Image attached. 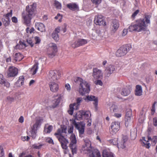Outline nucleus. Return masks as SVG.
Here are the masks:
<instances>
[{
	"instance_id": "nucleus-1",
	"label": "nucleus",
	"mask_w": 157,
	"mask_h": 157,
	"mask_svg": "<svg viewBox=\"0 0 157 157\" xmlns=\"http://www.w3.org/2000/svg\"><path fill=\"white\" fill-rule=\"evenodd\" d=\"M151 16L145 15L143 18L136 20L135 23H132L128 28L129 31L140 32L147 30L148 25L150 24Z\"/></svg>"
},
{
	"instance_id": "nucleus-2",
	"label": "nucleus",
	"mask_w": 157,
	"mask_h": 157,
	"mask_svg": "<svg viewBox=\"0 0 157 157\" xmlns=\"http://www.w3.org/2000/svg\"><path fill=\"white\" fill-rule=\"evenodd\" d=\"M36 4L34 3L32 5L27 6L26 8V13L22 14V17L24 20V24L27 26L29 27L31 25V20L36 9Z\"/></svg>"
},
{
	"instance_id": "nucleus-3",
	"label": "nucleus",
	"mask_w": 157,
	"mask_h": 157,
	"mask_svg": "<svg viewBox=\"0 0 157 157\" xmlns=\"http://www.w3.org/2000/svg\"><path fill=\"white\" fill-rule=\"evenodd\" d=\"M74 81L77 83L79 84V92L80 94L83 95L89 93L90 91V83L83 80L81 78L77 77L74 79Z\"/></svg>"
},
{
	"instance_id": "nucleus-4",
	"label": "nucleus",
	"mask_w": 157,
	"mask_h": 157,
	"mask_svg": "<svg viewBox=\"0 0 157 157\" xmlns=\"http://www.w3.org/2000/svg\"><path fill=\"white\" fill-rule=\"evenodd\" d=\"M128 138L127 136H123L121 141L118 144V139L117 138H114L109 140L110 143H112L113 145L117 144L118 148L124 149L125 148L127 145V142Z\"/></svg>"
},
{
	"instance_id": "nucleus-5",
	"label": "nucleus",
	"mask_w": 157,
	"mask_h": 157,
	"mask_svg": "<svg viewBox=\"0 0 157 157\" xmlns=\"http://www.w3.org/2000/svg\"><path fill=\"white\" fill-rule=\"evenodd\" d=\"M61 73L59 70H51L48 74L50 81H58L61 77Z\"/></svg>"
},
{
	"instance_id": "nucleus-6",
	"label": "nucleus",
	"mask_w": 157,
	"mask_h": 157,
	"mask_svg": "<svg viewBox=\"0 0 157 157\" xmlns=\"http://www.w3.org/2000/svg\"><path fill=\"white\" fill-rule=\"evenodd\" d=\"M70 143L69 147L73 155L76 154L77 151V140L75 134H73L70 137Z\"/></svg>"
},
{
	"instance_id": "nucleus-7",
	"label": "nucleus",
	"mask_w": 157,
	"mask_h": 157,
	"mask_svg": "<svg viewBox=\"0 0 157 157\" xmlns=\"http://www.w3.org/2000/svg\"><path fill=\"white\" fill-rule=\"evenodd\" d=\"M57 52V47L56 45L53 43H50L47 49V54L49 56L53 57L55 56Z\"/></svg>"
},
{
	"instance_id": "nucleus-8",
	"label": "nucleus",
	"mask_w": 157,
	"mask_h": 157,
	"mask_svg": "<svg viewBox=\"0 0 157 157\" xmlns=\"http://www.w3.org/2000/svg\"><path fill=\"white\" fill-rule=\"evenodd\" d=\"M120 124L118 121H114L112 123L109 128L110 133L113 135L115 134L119 130Z\"/></svg>"
},
{
	"instance_id": "nucleus-9",
	"label": "nucleus",
	"mask_w": 157,
	"mask_h": 157,
	"mask_svg": "<svg viewBox=\"0 0 157 157\" xmlns=\"http://www.w3.org/2000/svg\"><path fill=\"white\" fill-rule=\"evenodd\" d=\"M87 41L86 40L78 38L74 40L71 44V47L74 48H75L80 46H83L87 43Z\"/></svg>"
},
{
	"instance_id": "nucleus-10",
	"label": "nucleus",
	"mask_w": 157,
	"mask_h": 157,
	"mask_svg": "<svg viewBox=\"0 0 157 157\" xmlns=\"http://www.w3.org/2000/svg\"><path fill=\"white\" fill-rule=\"evenodd\" d=\"M48 86L50 90L53 93H57L59 90V85L58 81H50Z\"/></svg>"
},
{
	"instance_id": "nucleus-11",
	"label": "nucleus",
	"mask_w": 157,
	"mask_h": 157,
	"mask_svg": "<svg viewBox=\"0 0 157 157\" xmlns=\"http://www.w3.org/2000/svg\"><path fill=\"white\" fill-rule=\"evenodd\" d=\"M103 17L101 15H98L95 16L94 20V23L97 25H106V22L103 19Z\"/></svg>"
},
{
	"instance_id": "nucleus-12",
	"label": "nucleus",
	"mask_w": 157,
	"mask_h": 157,
	"mask_svg": "<svg viewBox=\"0 0 157 157\" xmlns=\"http://www.w3.org/2000/svg\"><path fill=\"white\" fill-rule=\"evenodd\" d=\"M92 76L95 79H101L103 77L102 71L97 68H93V69Z\"/></svg>"
},
{
	"instance_id": "nucleus-13",
	"label": "nucleus",
	"mask_w": 157,
	"mask_h": 157,
	"mask_svg": "<svg viewBox=\"0 0 157 157\" xmlns=\"http://www.w3.org/2000/svg\"><path fill=\"white\" fill-rule=\"evenodd\" d=\"M18 73V69L13 66H11L9 68L7 76L8 77H14L17 75Z\"/></svg>"
},
{
	"instance_id": "nucleus-14",
	"label": "nucleus",
	"mask_w": 157,
	"mask_h": 157,
	"mask_svg": "<svg viewBox=\"0 0 157 157\" xmlns=\"http://www.w3.org/2000/svg\"><path fill=\"white\" fill-rule=\"evenodd\" d=\"M128 52L127 47L122 46L117 51L116 54L117 56L121 57L125 55Z\"/></svg>"
},
{
	"instance_id": "nucleus-15",
	"label": "nucleus",
	"mask_w": 157,
	"mask_h": 157,
	"mask_svg": "<svg viewBox=\"0 0 157 157\" xmlns=\"http://www.w3.org/2000/svg\"><path fill=\"white\" fill-rule=\"evenodd\" d=\"M57 139L60 142L62 148L63 149H67L68 147L67 144L68 143V141L63 136H60V137H57Z\"/></svg>"
},
{
	"instance_id": "nucleus-16",
	"label": "nucleus",
	"mask_w": 157,
	"mask_h": 157,
	"mask_svg": "<svg viewBox=\"0 0 157 157\" xmlns=\"http://www.w3.org/2000/svg\"><path fill=\"white\" fill-rule=\"evenodd\" d=\"M85 144L82 146V149L83 151H86L87 152L90 151L92 150L90 141L88 140H84Z\"/></svg>"
},
{
	"instance_id": "nucleus-17",
	"label": "nucleus",
	"mask_w": 157,
	"mask_h": 157,
	"mask_svg": "<svg viewBox=\"0 0 157 157\" xmlns=\"http://www.w3.org/2000/svg\"><path fill=\"white\" fill-rule=\"evenodd\" d=\"M115 66L112 64L107 66L105 69V75L106 76L109 77L115 71Z\"/></svg>"
},
{
	"instance_id": "nucleus-18",
	"label": "nucleus",
	"mask_w": 157,
	"mask_h": 157,
	"mask_svg": "<svg viewBox=\"0 0 157 157\" xmlns=\"http://www.w3.org/2000/svg\"><path fill=\"white\" fill-rule=\"evenodd\" d=\"M119 27V24L118 21L116 19L112 20L111 25V32L114 33L118 29Z\"/></svg>"
},
{
	"instance_id": "nucleus-19",
	"label": "nucleus",
	"mask_w": 157,
	"mask_h": 157,
	"mask_svg": "<svg viewBox=\"0 0 157 157\" xmlns=\"http://www.w3.org/2000/svg\"><path fill=\"white\" fill-rule=\"evenodd\" d=\"M60 31V27H58L56 28L52 34V37L56 41H58L59 40V36L58 33H59Z\"/></svg>"
},
{
	"instance_id": "nucleus-20",
	"label": "nucleus",
	"mask_w": 157,
	"mask_h": 157,
	"mask_svg": "<svg viewBox=\"0 0 157 157\" xmlns=\"http://www.w3.org/2000/svg\"><path fill=\"white\" fill-rule=\"evenodd\" d=\"M85 125L81 123H79V125L76 128L78 131L80 137H82V135L84 132Z\"/></svg>"
},
{
	"instance_id": "nucleus-21",
	"label": "nucleus",
	"mask_w": 157,
	"mask_h": 157,
	"mask_svg": "<svg viewBox=\"0 0 157 157\" xmlns=\"http://www.w3.org/2000/svg\"><path fill=\"white\" fill-rule=\"evenodd\" d=\"M67 7L70 10L74 11L78 10L79 9V7L78 5L75 3H71L66 5Z\"/></svg>"
},
{
	"instance_id": "nucleus-22",
	"label": "nucleus",
	"mask_w": 157,
	"mask_h": 157,
	"mask_svg": "<svg viewBox=\"0 0 157 157\" xmlns=\"http://www.w3.org/2000/svg\"><path fill=\"white\" fill-rule=\"evenodd\" d=\"M35 26L36 29L41 32H43L45 31L44 25L41 23H36L35 24Z\"/></svg>"
},
{
	"instance_id": "nucleus-23",
	"label": "nucleus",
	"mask_w": 157,
	"mask_h": 157,
	"mask_svg": "<svg viewBox=\"0 0 157 157\" xmlns=\"http://www.w3.org/2000/svg\"><path fill=\"white\" fill-rule=\"evenodd\" d=\"M86 99L89 101H94L93 104L96 108L98 105V99L97 98L94 96H88L86 97Z\"/></svg>"
},
{
	"instance_id": "nucleus-24",
	"label": "nucleus",
	"mask_w": 157,
	"mask_h": 157,
	"mask_svg": "<svg viewBox=\"0 0 157 157\" xmlns=\"http://www.w3.org/2000/svg\"><path fill=\"white\" fill-rule=\"evenodd\" d=\"M130 92L131 87L129 86H126L122 89L121 94L123 96H127L129 94Z\"/></svg>"
},
{
	"instance_id": "nucleus-25",
	"label": "nucleus",
	"mask_w": 157,
	"mask_h": 157,
	"mask_svg": "<svg viewBox=\"0 0 157 157\" xmlns=\"http://www.w3.org/2000/svg\"><path fill=\"white\" fill-rule=\"evenodd\" d=\"M0 84L4 85L7 88L9 87L10 86V83L5 79L3 75L1 74H0Z\"/></svg>"
},
{
	"instance_id": "nucleus-26",
	"label": "nucleus",
	"mask_w": 157,
	"mask_h": 157,
	"mask_svg": "<svg viewBox=\"0 0 157 157\" xmlns=\"http://www.w3.org/2000/svg\"><path fill=\"white\" fill-rule=\"evenodd\" d=\"M56 96L58 97V98L55 99L52 101L53 107L54 108L56 107L59 104L62 99L61 96L60 94H57Z\"/></svg>"
},
{
	"instance_id": "nucleus-27",
	"label": "nucleus",
	"mask_w": 157,
	"mask_h": 157,
	"mask_svg": "<svg viewBox=\"0 0 157 157\" xmlns=\"http://www.w3.org/2000/svg\"><path fill=\"white\" fill-rule=\"evenodd\" d=\"M110 110L112 113L121 112L122 111L121 108H119L115 105H113L110 108Z\"/></svg>"
},
{
	"instance_id": "nucleus-28",
	"label": "nucleus",
	"mask_w": 157,
	"mask_h": 157,
	"mask_svg": "<svg viewBox=\"0 0 157 157\" xmlns=\"http://www.w3.org/2000/svg\"><path fill=\"white\" fill-rule=\"evenodd\" d=\"M24 78L23 76H21L19 77V79L15 83V85L20 87L23 85L24 83Z\"/></svg>"
},
{
	"instance_id": "nucleus-29",
	"label": "nucleus",
	"mask_w": 157,
	"mask_h": 157,
	"mask_svg": "<svg viewBox=\"0 0 157 157\" xmlns=\"http://www.w3.org/2000/svg\"><path fill=\"white\" fill-rule=\"evenodd\" d=\"M142 90L141 86L137 85L136 86L135 94L136 96H140L142 94Z\"/></svg>"
},
{
	"instance_id": "nucleus-30",
	"label": "nucleus",
	"mask_w": 157,
	"mask_h": 157,
	"mask_svg": "<svg viewBox=\"0 0 157 157\" xmlns=\"http://www.w3.org/2000/svg\"><path fill=\"white\" fill-rule=\"evenodd\" d=\"M41 124V120L37 119L36 120L35 123L32 127V129L37 131V128H39Z\"/></svg>"
},
{
	"instance_id": "nucleus-31",
	"label": "nucleus",
	"mask_w": 157,
	"mask_h": 157,
	"mask_svg": "<svg viewBox=\"0 0 157 157\" xmlns=\"http://www.w3.org/2000/svg\"><path fill=\"white\" fill-rule=\"evenodd\" d=\"M29 34H26L25 36V39L26 40V42L31 47L33 46L34 43L32 40L31 38L29 37Z\"/></svg>"
},
{
	"instance_id": "nucleus-32",
	"label": "nucleus",
	"mask_w": 157,
	"mask_h": 157,
	"mask_svg": "<svg viewBox=\"0 0 157 157\" xmlns=\"http://www.w3.org/2000/svg\"><path fill=\"white\" fill-rule=\"evenodd\" d=\"M102 156L103 157H114L113 153L106 150H103Z\"/></svg>"
},
{
	"instance_id": "nucleus-33",
	"label": "nucleus",
	"mask_w": 157,
	"mask_h": 157,
	"mask_svg": "<svg viewBox=\"0 0 157 157\" xmlns=\"http://www.w3.org/2000/svg\"><path fill=\"white\" fill-rule=\"evenodd\" d=\"M76 104L74 103L73 104H71L69 105V109L68 111V112L71 115H72L73 113L74 109H76Z\"/></svg>"
},
{
	"instance_id": "nucleus-34",
	"label": "nucleus",
	"mask_w": 157,
	"mask_h": 157,
	"mask_svg": "<svg viewBox=\"0 0 157 157\" xmlns=\"http://www.w3.org/2000/svg\"><path fill=\"white\" fill-rule=\"evenodd\" d=\"M133 117H125V124L126 126H128L132 122Z\"/></svg>"
},
{
	"instance_id": "nucleus-35",
	"label": "nucleus",
	"mask_w": 157,
	"mask_h": 157,
	"mask_svg": "<svg viewBox=\"0 0 157 157\" xmlns=\"http://www.w3.org/2000/svg\"><path fill=\"white\" fill-rule=\"evenodd\" d=\"M83 110L79 111L76 113L75 119L78 120L83 119Z\"/></svg>"
},
{
	"instance_id": "nucleus-36",
	"label": "nucleus",
	"mask_w": 157,
	"mask_h": 157,
	"mask_svg": "<svg viewBox=\"0 0 157 157\" xmlns=\"http://www.w3.org/2000/svg\"><path fill=\"white\" fill-rule=\"evenodd\" d=\"M15 60L16 61H20L23 58V55L20 53H16L14 56Z\"/></svg>"
},
{
	"instance_id": "nucleus-37",
	"label": "nucleus",
	"mask_w": 157,
	"mask_h": 157,
	"mask_svg": "<svg viewBox=\"0 0 157 157\" xmlns=\"http://www.w3.org/2000/svg\"><path fill=\"white\" fill-rule=\"evenodd\" d=\"M92 155L93 157H101L99 151L96 149H94L92 151Z\"/></svg>"
},
{
	"instance_id": "nucleus-38",
	"label": "nucleus",
	"mask_w": 157,
	"mask_h": 157,
	"mask_svg": "<svg viewBox=\"0 0 157 157\" xmlns=\"http://www.w3.org/2000/svg\"><path fill=\"white\" fill-rule=\"evenodd\" d=\"M147 139L149 141H151V144L155 145L157 142V136H154L152 138L150 136H148Z\"/></svg>"
},
{
	"instance_id": "nucleus-39",
	"label": "nucleus",
	"mask_w": 157,
	"mask_h": 157,
	"mask_svg": "<svg viewBox=\"0 0 157 157\" xmlns=\"http://www.w3.org/2000/svg\"><path fill=\"white\" fill-rule=\"evenodd\" d=\"M38 63H36L34 65L33 67L32 68L31 71L32 73V74L34 75L36 73L38 69Z\"/></svg>"
},
{
	"instance_id": "nucleus-40",
	"label": "nucleus",
	"mask_w": 157,
	"mask_h": 157,
	"mask_svg": "<svg viewBox=\"0 0 157 157\" xmlns=\"http://www.w3.org/2000/svg\"><path fill=\"white\" fill-rule=\"evenodd\" d=\"M19 44H17L15 46V49L18 48L19 49H21L27 47L26 44L23 42L20 41L19 42Z\"/></svg>"
},
{
	"instance_id": "nucleus-41",
	"label": "nucleus",
	"mask_w": 157,
	"mask_h": 157,
	"mask_svg": "<svg viewBox=\"0 0 157 157\" xmlns=\"http://www.w3.org/2000/svg\"><path fill=\"white\" fill-rule=\"evenodd\" d=\"M83 119H88L91 116L89 111H83Z\"/></svg>"
},
{
	"instance_id": "nucleus-42",
	"label": "nucleus",
	"mask_w": 157,
	"mask_h": 157,
	"mask_svg": "<svg viewBox=\"0 0 157 157\" xmlns=\"http://www.w3.org/2000/svg\"><path fill=\"white\" fill-rule=\"evenodd\" d=\"M2 21L4 26L5 27L8 26L10 24V19H7V18H2Z\"/></svg>"
},
{
	"instance_id": "nucleus-43",
	"label": "nucleus",
	"mask_w": 157,
	"mask_h": 157,
	"mask_svg": "<svg viewBox=\"0 0 157 157\" xmlns=\"http://www.w3.org/2000/svg\"><path fill=\"white\" fill-rule=\"evenodd\" d=\"M62 131L61 128H58L57 129L56 132L54 133V135L56 136L57 138V137H60V136H63L62 135L63 132Z\"/></svg>"
},
{
	"instance_id": "nucleus-44",
	"label": "nucleus",
	"mask_w": 157,
	"mask_h": 157,
	"mask_svg": "<svg viewBox=\"0 0 157 157\" xmlns=\"http://www.w3.org/2000/svg\"><path fill=\"white\" fill-rule=\"evenodd\" d=\"M52 126L51 125H49L48 127H46L44 128V132L45 133H50L52 130Z\"/></svg>"
},
{
	"instance_id": "nucleus-45",
	"label": "nucleus",
	"mask_w": 157,
	"mask_h": 157,
	"mask_svg": "<svg viewBox=\"0 0 157 157\" xmlns=\"http://www.w3.org/2000/svg\"><path fill=\"white\" fill-rule=\"evenodd\" d=\"M142 140L146 142V143L144 142H143V144H144V146L145 147L147 148H149L150 147V144L149 143H148V142L149 141V140H147L146 141L145 140V137H142Z\"/></svg>"
},
{
	"instance_id": "nucleus-46",
	"label": "nucleus",
	"mask_w": 157,
	"mask_h": 157,
	"mask_svg": "<svg viewBox=\"0 0 157 157\" xmlns=\"http://www.w3.org/2000/svg\"><path fill=\"white\" fill-rule=\"evenodd\" d=\"M82 98H78L76 99V103H75L76 105V109L77 110L78 109V106L79 105L80 103L82 101Z\"/></svg>"
},
{
	"instance_id": "nucleus-47",
	"label": "nucleus",
	"mask_w": 157,
	"mask_h": 157,
	"mask_svg": "<svg viewBox=\"0 0 157 157\" xmlns=\"http://www.w3.org/2000/svg\"><path fill=\"white\" fill-rule=\"evenodd\" d=\"M13 14V10H10V12L5 14H4L3 15V17L6 18H7V19H10V17H11L12 16Z\"/></svg>"
},
{
	"instance_id": "nucleus-48",
	"label": "nucleus",
	"mask_w": 157,
	"mask_h": 157,
	"mask_svg": "<svg viewBox=\"0 0 157 157\" xmlns=\"http://www.w3.org/2000/svg\"><path fill=\"white\" fill-rule=\"evenodd\" d=\"M54 6L57 9H61V4L59 2L55 1L54 2Z\"/></svg>"
},
{
	"instance_id": "nucleus-49",
	"label": "nucleus",
	"mask_w": 157,
	"mask_h": 157,
	"mask_svg": "<svg viewBox=\"0 0 157 157\" xmlns=\"http://www.w3.org/2000/svg\"><path fill=\"white\" fill-rule=\"evenodd\" d=\"M36 131L35 130H34L33 129H31L30 131V136H31L33 139H34L36 137Z\"/></svg>"
},
{
	"instance_id": "nucleus-50",
	"label": "nucleus",
	"mask_w": 157,
	"mask_h": 157,
	"mask_svg": "<svg viewBox=\"0 0 157 157\" xmlns=\"http://www.w3.org/2000/svg\"><path fill=\"white\" fill-rule=\"evenodd\" d=\"M34 38L35 41V44H39L40 43L41 40L39 37L36 36L34 37Z\"/></svg>"
},
{
	"instance_id": "nucleus-51",
	"label": "nucleus",
	"mask_w": 157,
	"mask_h": 157,
	"mask_svg": "<svg viewBox=\"0 0 157 157\" xmlns=\"http://www.w3.org/2000/svg\"><path fill=\"white\" fill-rule=\"evenodd\" d=\"M125 117H133L132 115V111L130 109H129L127 111Z\"/></svg>"
},
{
	"instance_id": "nucleus-52",
	"label": "nucleus",
	"mask_w": 157,
	"mask_h": 157,
	"mask_svg": "<svg viewBox=\"0 0 157 157\" xmlns=\"http://www.w3.org/2000/svg\"><path fill=\"white\" fill-rule=\"evenodd\" d=\"M46 142L49 144H54L52 139L50 137H47L46 139Z\"/></svg>"
},
{
	"instance_id": "nucleus-53",
	"label": "nucleus",
	"mask_w": 157,
	"mask_h": 157,
	"mask_svg": "<svg viewBox=\"0 0 157 157\" xmlns=\"http://www.w3.org/2000/svg\"><path fill=\"white\" fill-rule=\"evenodd\" d=\"M7 100L9 102L11 103L14 101L15 99L13 97H11L10 96L7 97L6 98Z\"/></svg>"
},
{
	"instance_id": "nucleus-54",
	"label": "nucleus",
	"mask_w": 157,
	"mask_h": 157,
	"mask_svg": "<svg viewBox=\"0 0 157 157\" xmlns=\"http://www.w3.org/2000/svg\"><path fill=\"white\" fill-rule=\"evenodd\" d=\"M44 145V144H40L38 146L36 144H35L33 145V147L35 149H39L41 147Z\"/></svg>"
},
{
	"instance_id": "nucleus-55",
	"label": "nucleus",
	"mask_w": 157,
	"mask_h": 157,
	"mask_svg": "<svg viewBox=\"0 0 157 157\" xmlns=\"http://www.w3.org/2000/svg\"><path fill=\"white\" fill-rule=\"evenodd\" d=\"M4 155V153L3 148L2 147L0 146V157L3 156Z\"/></svg>"
},
{
	"instance_id": "nucleus-56",
	"label": "nucleus",
	"mask_w": 157,
	"mask_h": 157,
	"mask_svg": "<svg viewBox=\"0 0 157 157\" xmlns=\"http://www.w3.org/2000/svg\"><path fill=\"white\" fill-rule=\"evenodd\" d=\"M94 83L96 85H99L101 86H102L103 85V83L100 80H98V79L94 81Z\"/></svg>"
},
{
	"instance_id": "nucleus-57",
	"label": "nucleus",
	"mask_w": 157,
	"mask_h": 157,
	"mask_svg": "<svg viewBox=\"0 0 157 157\" xmlns=\"http://www.w3.org/2000/svg\"><path fill=\"white\" fill-rule=\"evenodd\" d=\"M60 128L61 129V131H62V132L63 133H66L67 129L66 127L64 126H62Z\"/></svg>"
},
{
	"instance_id": "nucleus-58",
	"label": "nucleus",
	"mask_w": 157,
	"mask_h": 157,
	"mask_svg": "<svg viewBox=\"0 0 157 157\" xmlns=\"http://www.w3.org/2000/svg\"><path fill=\"white\" fill-rule=\"evenodd\" d=\"M65 87L68 91H70L71 90L70 85L68 83L65 84Z\"/></svg>"
},
{
	"instance_id": "nucleus-59",
	"label": "nucleus",
	"mask_w": 157,
	"mask_h": 157,
	"mask_svg": "<svg viewBox=\"0 0 157 157\" xmlns=\"http://www.w3.org/2000/svg\"><path fill=\"white\" fill-rule=\"evenodd\" d=\"M153 124L154 126H157V117H155L153 119Z\"/></svg>"
},
{
	"instance_id": "nucleus-60",
	"label": "nucleus",
	"mask_w": 157,
	"mask_h": 157,
	"mask_svg": "<svg viewBox=\"0 0 157 157\" xmlns=\"http://www.w3.org/2000/svg\"><path fill=\"white\" fill-rule=\"evenodd\" d=\"M12 22L15 23H17L18 22L17 18L15 17H13L12 18Z\"/></svg>"
},
{
	"instance_id": "nucleus-61",
	"label": "nucleus",
	"mask_w": 157,
	"mask_h": 157,
	"mask_svg": "<svg viewBox=\"0 0 157 157\" xmlns=\"http://www.w3.org/2000/svg\"><path fill=\"white\" fill-rule=\"evenodd\" d=\"M74 129V127L73 126H71L68 128V133H73V130Z\"/></svg>"
},
{
	"instance_id": "nucleus-62",
	"label": "nucleus",
	"mask_w": 157,
	"mask_h": 157,
	"mask_svg": "<svg viewBox=\"0 0 157 157\" xmlns=\"http://www.w3.org/2000/svg\"><path fill=\"white\" fill-rule=\"evenodd\" d=\"M92 2L95 4H98L101 2V0H91Z\"/></svg>"
},
{
	"instance_id": "nucleus-63",
	"label": "nucleus",
	"mask_w": 157,
	"mask_h": 157,
	"mask_svg": "<svg viewBox=\"0 0 157 157\" xmlns=\"http://www.w3.org/2000/svg\"><path fill=\"white\" fill-rule=\"evenodd\" d=\"M127 30L125 29H124L122 31V35L123 36H125L127 33Z\"/></svg>"
},
{
	"instance_id": "nucleus-64",
	"label": "nucleus",
	"mask_w": 157,
	"mask_h": 157,
	"mask_svg": "<svg viewBox=\"0 0 157 157\" xmlns=\"http://www.w3.org/2000/svg\"><path fill=\"white\" fill-rule=\"evenodd\" d=\"M139 10H136L132 14V17H134L136 15L139 13Z\"/></svg>"
}]
</instances>
